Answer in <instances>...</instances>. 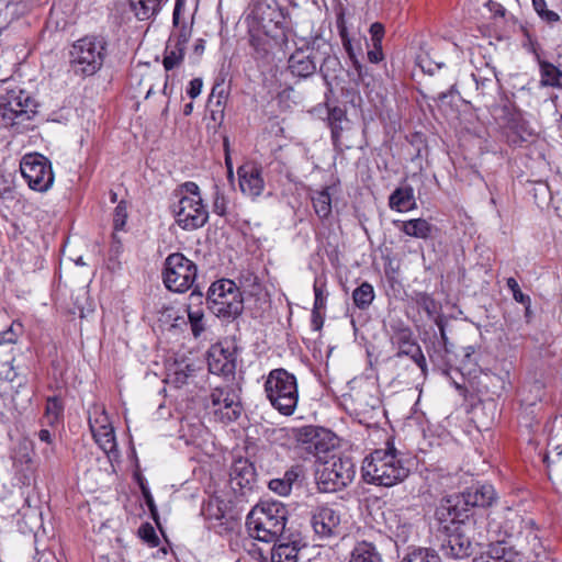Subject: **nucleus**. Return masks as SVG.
Segmentation results:
<instances>
[{
	"mask_svg": "<svg viewBox=\"0 0 562 562\" xmlns=\"http://www.w3.org/2000/svg\"><path fill=\"white\" fill-rule=\"evenodd\" d=\"M108 56V41L101 35H87L77 40L69 50L72 71L82 77L95 75Z\"/></svg>",
	"mask_w": 562,
	"mask_h": 562,
	"instance_id": "3",
	"label": "nucleus"
},
{
	"mask_svg": "<svg viewBox=\"0 0 562 562\" xmlns=\"http://www.w3.org/2000/svg\"><path fill=\"white\" fill-rule=\"evenodd\" d=\"M213 210L220 216H224L227 211V200L225 195L218 191L215 193Z\"/></svg>",
	"mask_w": 562,
	"mask_h": 562,
	"instance_id": "51",
	"label": "nucleus"
},
{
	"mask_svg": "<svg viewBox=\"0 0 562 562\" xmlns=\"http://www.w3.org/2000/svg\"><path fill=\"white\" fill-rule=\"evenodd\" d=\"M238 184L241 193L252 201L262 195L265 180L262 168L255 162H245L237 169Z\"/></svg>",
	"mask_w": 562,
	"mask_h": 562,
	"instance_id": "17",
	"label": "nucleus"
},
{
	"mask_svg": "<svg viewBox=\"0 0 562 562\" xmlns=\"http://www.w3.org/2000/svg\"><path fill=\"white\" fill-rule=\"evenodd\" d=\"M206 300L210 310L218 317L236 318L244 310L241 293L236 283L228 279L213 282Z\"/></svg>",
	"mask_w": 562,
	"mask_h": 562,
	"instance_id": "6",
	"label": "nucleus"
},
{
	"mask_svg": "<svg viewBox=\"0 0 562 562\" xmlns=\"http://www.w3.org/2000/svg\"><path fill=\"white\" fill-rule=\"evenodd\" d=\"M341 38H342V45H344V48L346 49V52L348 53L349 57L351 59H355V52H353V48H352V45H351V42L350 40L345 35V33L342 32L341 33Z\"/></svg>",
	"mask_w": 562,
	"mask_h": 562,
	"instance_id": "60",
	"label": "nucleus"
},
{
	"mask_svg": "<svg viewBox=\"0 0 562 562\" xmlns=\"http://www.w3.org/2000/svg\"><path fill=\"white\" fill-rule=\"evenodd\" d=\"M389 205L397 212H407L416 209L414 189L411 186L395 189L389 198Z\"/></svg>",
	"mask_w": 562,
	"mask_h": 562,
	"instance_id": "24",
	"label": "nucleus"
},
{
	"mask_svg": "<svg viewBox=\"0 0 562 562\" xmlns=\"http://www.w3.org/2000/svg\"><path fill=\"white\" fill-rule=\"evenodd\" d=\"M198 276L196 265L181 252L170 254L165 260L164 283L173 292H186L192 288Z\"/></svg>",
	"mask_w": 562,
	"mask_h": 562,
	"instance_id": "7",
	"label": "nucleus"
},
{
	"mask_svg": "<svg viewBox=\"0 0 562 562\" xmlns=\"http://www.w3.org/2000/svg\"><path fill=\"white\" fill-rule=\"evenodd\" d=\"M269 488L281 496H286L292 491L289 483H286L282 477L271 480L269 482Z\"/></svg>",
	"mask_w": 562,
	"mask_h": 562,
	"instance_id": "47",
	"label": "nucleus"
},
{
	"mask_svg": "<svg viewBox=\"0 0 562 562\" xmlns=\"http://www.w3.org/2000/svg\"><path fill=\"white\" fill-rule=\"evenodd\" d=\"M228 91L223 82H216L211 91L209 103L215 104L217 108H223L226 103Z\"/></svg>",
	"mask_w": 562,
	"mask_h": 562,
	"instance_id": "38",
	"label": "nucleus"
},
{
	"mask_svg": "<svg viewBox=\"0 0 562 562\" xmlns=\"http://www.w3.org/2000/svg\"><path fill=\"white\" fill-rule=\"evenodd\" d=\"M328 48H324L323 52L319 50V55H322L323 61L319 66V71L322 75L326 78L327 77V70L333 68L335 69L337 66H339V60L335 56H330L327 52Z\"/></svg>",
	"mask_w": 562,
	"mask_h": 562,
	"instance_id": "44",
	"label": "nucleus"
},
{
	"mask_svg": "<svg viewBox=\"0 0 562 562\" xmlns=\"http://www.w3.org/2000/svg\"><path fill=\"white\" fill-rule=\"evenodd\" d=\"M458 357L462 369L468 370L469 373H472L474 368L477 366L480 348L472 345L462 347Z\"/></svg>",
	"mask_w": 562,
	"mask_h": 562,
	"instance_id": "35",
	"label": "nucleus"
},
{
	"mask_svg": "<svg viewBox=\"0 0 562 562\" xmlns=\"http://www.w3.org/2000/svg\"><path fill=\"white\" fill-rule=\"evenodd\" d=\"M361 470L367 483L385 487L402 482L409 472L390 442L386 443V448L376 449L366 457Z\"/></svg>",
	"mask_w": 562,
	"mask_h": 562,
	"instance_id": "1",
	"label": "nucleus"
},
{
	"mask_svg": "<svg viewBox=\"0 0 562 562\" xmlns=\"http://www.w3.org/2000/svg\"><path fill=\"white\" fill-rule=\"evenodd\" d=\"M532 5L538 15H541L548 9L546 0H532Z\"/></svg>",
	"mask_w": 562,
	"mask_h": 562,
	"instance_id": "63",
	"label": "nucleus"
},
{
	"mask_svg": "<svg viewBox=\"0 0 562 562\" xmlns=\"http://www.w3.org/2000/svg\"><path fill=\"white\" fill-rule=\"evenodd\" d=\"M186 49L175 44H170L167 42L162 65L166 70H172L173 68L180 66L183 60Z\"/></svg>",
	"mask_w": 562,
	"mask_h": 562,
	"instance_id": "34",
	"label": "nucleus"
},
{
	"mask_svg": "<svg viewBox=\"0 0 562 562\" xmlns=\"http://www.w3.org/2000/svg\"><path fill=\"white\" fill-rule=\"evenodd\" d=\"M194 369L187 364L183 368L177 367V369L169 374V380L177 386L180 387L187 383Z\"/></svg>",
	"mask_w": 562,
	"mask_h": 562,
	"instance_id": "41",
	"label": "nucleus"
},
{
	"mask_svg": "<svg viewBox=\"0 0 562 562\" xmlns=\"http://www.w3.org/2000/svg\"><path fill=\"white\" fill-rule=\"evenodd\" d=\"M186 9V0H176L172 13L173 31L171 32L168 42L176 46L186 49L187 44L191 37V26L181 20V15Z\"/></svg>",
	"mask_w": 562,
	"mask_h": 562,
	"instance_id": "21",
	"label": "nucleus"
},
{
	"mask_svg": "<svg viewBox=\"0 0 562 562\" xmlns=\"http://www.w3.org/2000/svg\"><path fill=\"white\" fill-rule=\"evenodd\" d=\"M356 468L351 458L331 456L319 464L315 472L317 488L323 493H333L348 486L355 479Z\"/></svg>",
	"mask_w": 562,
	"mask_h": 562,
	"instance_id": "5",
	"label": "nucleus"
},
{
	"mask_svg": "<svg viewBox=\"0 0 562 562\" xmlns=\"http://www.w3.org/2000/svg\"><path fill=\"white\" fill-rule=\"evenodd\" d=\"M539 16L548 23H554L560 20V15L557 12L549 9H546L544 12Z\"/></svg>",
	"mask_w": 562,
	"mask_h": 562,
	"instance_id": "59",
	"label": "nucleus"
},
{
	"mask_svg": "<svg viewBox=\"0 0 562 562\" xmlns=\"http://www.w3.org/2000/svg\"><path fill=\"white\" fill-rule=\"evenodd\" d=\"M313 207L321 220H326L331 214V195L329 188L315 191L312 195Z\"/></svg>",
	"mask_w": 562,
	"mask_h": 562,
	"instance_id": "30",
	"label": "nucleus"
},
{
	"mask_svg": "<svg viewBox=\"0 0 562 562\" xmlns=\"http://www.w3.org/2000/svg\"><path fill=\"white\" fill-rule=\"evenodd\" d=\"M171 212L177 224L184 231H194L205 225L209 220V211L195 198H179L178 202L172 204Z\"/></svg>",
	"mask_w": 562,
	"mask_h": 562,
	"instance_id": "13",
	"label": "nucleus"
},
{
	"mask_svg": "<svg viewBox=\"0 0 562 562\" xmlns=\"http://www.w3.org/2000/svg\"><path fill=\"white\" fill-rule=\"evenodd\" d=\"M402 562H440V558L435 551L420 548L408 553Z\"/></svg>",
	"mask_w": 562,
	"mask_h": 562,
	"instance_id": "37",
	"label": "nucleus"
},
{
	"mask_svg": "<svg viewBox=\"0 0 562 562\" xmlns=\"http://www.w3.org/2000/svg\"><path fill=\"white\" fill-rule=\"evenodd\" d=\"M536 57L540 65V72H541V85L542 86H550V87H562V71L558 69L554 65L541 60L540 56L536 54Z\"/></svg>",
	"mask_w": 562,
	"mask_h": 562,
	"instance_id": "29",
	"label": "nucleus"
},
{
	"mask_svg": "<svg viewBox=\"0 0 562 562\" xmlns=\"http://www.w3.org/2000/svg\"><path fill=\"white\" fill-rule=\"evenodd\" d=\"M303 475V469L300 465L292 467L289 469L284 475L283 480L289 483V486L292 488V485Z\"/></svg>",
	"mask_w": 562,
	"mask_h": 562,
	"instance_id": "52",
	"label": "nucleus"
},
{
	"mask_svg": "<svg viewBox=\"0 0 562 562\" xmlns=\"http://www.w3.org/2000/svg\"><path fill=\"white\" fill-rule=\"evenodd\" d=\"M209 370L213 374L229 375L236 368L234 353L221 346H213L207 357Z\"/></svg>",
	"mask_w": 562,
	"mask_h": 562,
	"instance_id": "20",
	"label": "nucleus"
},
{
	"mask_svg": "<svg viewBox=\"0 0 562 562\" xmlns=\"http://www.w3.org/2000/svg\"><path fill=\"white\" fill-rule=\"evenodd\" d=\"M418 306H420L429 316L436 313V302L435 300L427 293H419L416 300Z\"/></svg>",
	"mask_w": 562,
	"mask_h": 562,
	"instance_id": "46",
	"label": "nucleus"
},
{
	"mask_svg": "<svg viewBox=\"0 0 562 562\" xmlns=\"http://www.w3.org/2000/svg\"><path fill=\"white\" fill-rule=\"evenodd\" d=\"M167 0H130V7L137 20L147 21L155 18Z\"/></svg>",
	"mask_w": 562,
	"mask_h": 562,
	"instance_id": "25",
	"label": "nucleus"
},
{
	"mask_svg": "<svg viewBox=\"0 0 562 562\" xmlns=\"http://www.w3.org/2000/svg\"><path fill=\"white\" fill-rule=\"evenodd\" d=\"M446 537L441 543V551L446 557L463 559L472 553V542L467 536L465 526H456Z\"/></svg>",
	"mask_w": 562,
	"mask_h": 562,
	"instance_id": "18",
	"label": "nucleus"
},
{
	"mask_svg": "<svg viewBox=\"0 0 562 562\" xmlns=\"http://www.w3.org/2000/svg\"><path fill=\"white\" fill-rule=\"evenodd\" d=\"M341 123L342 122H336V121L330 122L331 138L335 144L339 140L341 132H342Z\"/></svg>",
	"mask_w": 562,
	"mask_h": 562,
	"instance_id": "57",
	"label": "nucleus"
},
{
	"mask_svg": "<svg viewBox=\"0 0 562 562\" xmlns=\"http://www.w3.org/2000/svg\"><path fill=\"white\" fill-rule=\"evenodd\" d=\"M250 14L260 24L272 22L277 16V2L274 0H256L251 5Z\"/></svg>",
	"mask_w": 562,
	"mask_h": 562,
	"instance_id": "26",
	"label": "nucleus"
},
{
	"mask_svg": "<svg viewBox=\"0 0 562 562\" xmlns=\"http://www.w3.org/2000/svg\"><path fill=\"white\" fill-rule=\"evenodd\" d=\"M0 110L4 125L12 126L31 120L36 113V102L23 90L11 91L0 103Z\"/></svg>",
	"mask_w": 562,
	"mask_h": 562,
	"instance_id": "9",
	"label": "nucleus"
},
{
	"mask_svg": "<svg viewBox=\"0 0 562 562\" xmlns=\"http://www.w3.org/2000/svg\"><path fill=\"white\" fill-rule=\"evenodd\" d=\"M368 58L371 63H380L384 58L382 44H372V48L368 52Z\"/></svg>",
	"mask_w": 562,
	"mask_h": 562,
	"instance_id": "54",
	"label": "nucleus"
},
{
	"mask_svg": "<svg viewBox=\"0 0 562 562\" xmlns=\"http://www.w3.org/2000/svg\"><path fill=\"white\" fill-rule=\"evenodd\" d=\"M472 78L476 85V90H481V93H484L485 88L488 85H492V80L488 78H480L477 75L472 74Z\"/></svg>",
	"mask_w": 562,
	"mask_h": 562,
	"instance_id": "58",
	"label": "nucleus"
},
{
	"mask_svg": "<svg viewBox=\"0 0 562 562\" xmlns=\"http://www.w3.org/2000/svg\"><path fill=\"white\" fill-rule=\"evenodd\" d=\"M202 87H203V81L201 78H194L190 81L189 83V88L187 90V93L189 94V97L191 99H194L196 98L201 91H202Z\"/></svg>",
	"mask_w": 562,
	"mask_h": 562,
	"instance_id": "53",
	"label": "nucleus"
},
{
	"mask_svg": "<svg viewBox=\"0 0 562 562\" xmlns=\"http://www.w3.org/2000/svg\"><path fill=\"white\" fill-rule=\"evenodd\" d=\"M206 407L212 411L215 418L223 423H231L239 418L241 404L238 394L228 385L215 387L209 396Z\"/></svg>",
	"mask_w": 562,
	"mask_h": 562,
	"instance_id": "11",
	"label": "nucleus"
},
{
	"mask_svg": "<svg viewBox=\"0 0 562 562\" xmlns=\"http://www.w3.org/2000/svg\"><path fill=\"white\" fill-rule=\"evenodd\" d=\"M144 496H145V501H146V504H147L150 513L153 514V516H155L157 508H156L155 502L153 499V496L150 495V493L148 491H144Z\"/></svg>",
	"mask_w": 562,
	"mask_h": 562,
	"instance_id": "61",
	"label": "nucleus"
},
{
	"mask_svg": "<svg viewBox=\"0 0 562 562\" xmlns=\"http://www.w3.org/2000/svg\"><path fill=\"white\" fill-rule=\"evenodd\" d=\"M355 305L360 310L368 308L374 300V290L369 282L361 283L352 293Z\"/></svg>",
	"mask_w": 562,
	"mask_h": 562,
	"instance_id": "32",
	"label": "nucleus"
},
{
	"mask_svg": "<svg viewBox=\"0 0 562 562\" xmlns=\"http://www.w3.org/2000/svg\"><path fill=\"white\" fill-rule=\"evenodd\" d=\"M233 472L235 474H248V475L252 476V469H251V467L247 463V461H244V460H239L234 465Z\"/></svg>",
	"mask_w": 562,
	"mask_h": 562,
	"instance_id": "55",
	"label": "nucleus"
},
{
	"mask_svg": "<svg viewBox=\"0 0 562 562\" xmlns=\"http://www.w3.org/2000/svg\"><path fill=\"white\" fill-rule=\"evenodd\" d=\"M506 284H507L508 289L512 291L514 300L516 302L525 305L526 310L528 311L530 307L531 300H530L529 295L521 292L516 279L508 278L506 281Z\"/></svg>",
	"mask_w": 562,
	"mask_h": 562,
	"instance_id": "40",
	"label": "nucleus"
},
{
	"mask_svg": "<svg viewBox=\"0 0 562 562\" xmlns=\"http://www.w3.org/2000/svg\"><path fill=\"white\" fill-rule=\"evenodd\" d=\"M22 333V324L12 322L11 325L0 331V346L4 344H15Z\"/></svg>",
	"mask_w": 562,
	"mask_h": 562,
	"instance_id": "39",
	"label": "nucleus"
},
{
	"mask_svg": "<svg viewBox=\"0 0 562 562\" xmlns=\"http://www.w3.org/2000/svg\"><path fill=\"white\" fill-rule=\"evenodd\" d=\"M393 224L405 235L419 239L429 238L434 232V226L425 218L394 221Z\"/></svg>",
	"mask_w": 562,
	"mask_h": 562,
	"instance_id": "23",
	"label": "nucleus"
},
{
	"mask_svg": "<svg viewBox=\"0 0 562 562\" xmlns=\"http://www.w3.org/2000/svg\"><path fill=\"white\" fill-rule=\"evenodd\" d=\"M64 405L57 396L48 397L45 407L44 418L49 426L59 424L63 419Z\"/></svg>",
	"mask_w": 562,
	"mask_h": 562,
	"instance_id": "33",
	"label": "nucleus"
},
{
	"mask_svg": "<svg viewBox=\"0 0 562 562\" xmlns=\"http://www.w3.org/2000/svg\"><path fill=\"white\" fill-rule=\"evenodd\" d=\"M127 220V209L124 201H121L115 210L113 216V225L115 231H122L126 224Z\"/></svg>",
	"mask_w": 562,
	"mask_h": 562,
	"instance_id": "43",
	"label": "nucleus"
},
{
	"mask_svg": "<svg viewBox=\"0 0 562 562\" xmlns=\"http://www.w3.org/2000/svg\"><path fill=\"white\" fill-rule=\"evenodd\" d=\"M92 436L98 446L106 453H113L116 451V440L114 429L112 426L104 427L98 426L97 430H92Z\"/></svg>",
	"mask_w": 562,
	"mask_h": 562,
	"instance_id": "28",
	"label": "nucleus"
},
{
	"mask_svg": "<svg viewBox=\"0 0 562 562\" xmlns=\"http://www.w3.org/2000/svg\"><path fill=\"white\" fill-rule=\"evenodd\" d=\"M324 288L325 283L322 282L319 278H316L313 285L315 295L313 310L321 311L325 308L327 295L324 292Z\"/></svg>",
	"mask_w": 562,
	"mask_h": 562,
	"instance_id": "42",
	"label": "nucleus"
},
{
	"mask_svg": "<svg viewBox=\"0 0 562 562\" xmlns=\"http://www.w3.org/2000/svg\"><path fill=\"white\" fill-rule=\"evenodd\" d=\"M188 318L194 337H199L205 329L204 313L200 307H188Z\"/></svg>",
	"mask_w": 562,
	"mask_h": 562,
	"instance_id": "36",
	"label": "nucleus"
},
{
	"mask_svg": "<svg viewBox=\"0 0 562 562\" xmlns=\"http://www.w3.org/2000/svg\"><path fill=\"white\" fill-rule=\"evenodd\" d=\"M181 196L180 198H195L199 201H203L200 192V188L194 182H186L181 186Z\"/></svg>",
	"mask_w": 562,
	"mask_h": 562,
	"instance_id": "48",
	"label": "nucleus"
},
{
	"mask_svg": "<svg viewBox=\"0 0 562 562\" xmlns=\"http://www.w3.org/2000/svg\"><path fill=\"white\" fill-rule=\"evenodd\" d=\"M475 562H521V557L512 547L498 541L492 543L480 561Z\"/></svg>",
	"mask_w": 562,
	"mask_h": 562,
	"instance_id": "22",
	"label": "nucleus"
},
{
	"mask_svg": "<svg viewBox=\"0 0 562 562\" xmlns=\"http://www.w3.org/2000/svg\"><path fill=\"white\" fill-rule=\"evenodd\" d=\"M138 533L150 547H156L159 542L154 527L149 524L143 525L138 530Z\"/></svg>",
	"mask_w": 562,
	"mask_h": 562,
	"instance_id": "45",
	"label": "nucleus"
},
{
	"mask_svg": "<svg viewBox=\"0 0 562 562\" xmlns=\"http://www.w3.org/2000/svg\"><path fill=\"white\" fill-rule=\"evenodd\" d=\"M345 119V114L341 110L335 109L329 114V121L342 122Z\"/></svg>",
	"mask_w": 562,
	"mask_h": 562,
	"instance_id": "64",
	"label": "nucleus"
},
{
	"mask_svg": "<svg viewBox=\"0 0 562 562\" xmlns=\"http://www.w3.org/2000/svg\"><path fill=\"white\" fill-rule=\"evenodd\" d=\"M288 510L280 502H262L246 518L249 536L263 542H273L285 530Z\"/></svg>",
	"mask_w": 562,
	"mask_h": 562,
	"instance_id": "2",
	"label": "nucleus"
},
{
	"mask_svg": "<svg viewBox=\"0 0 562 562\" xmlns=\"http://www.w3.org/2000/svg\"><path fill=\"white\" fill-rule=\"evenodd\" d=\"M391 344L397 350L396 357H409L422 370L424 374L427 371L426 358L420 346L413 337L411 328L406 326H392Z\"/></svg>",
	"mask_w": 562,
	"mask_h": 562,
	"instance_id": "14",
	"label": "nucleus"
},
{
	"mask_svg": "<svg viewBox=\"0 0 562 562\" xmlns=\"http://www.w3.org/2000/svg\"><path fill=\"white\" fill-rule=\"evenodd\" d=\"M89 426L92 431V430H97L98 426L109 427L112 425L110 424V420H109V417L106 416V414L104 412H100V413H95L94 417H91V416L89 417Z\"/></svg>",
	"mask_w": 562,
	"mask_h": 562,
	"instance_id": "50",
	"label": "nucleus"
},
{
	"mask_svg": "<svg viewBox=\"0 0 562 562\" xmlns=\"http://www.w3.org/2000/svg\"><path fill=\"white\" fill-rule=\"evenodd\" d=\"M456 497L460 499V505L468 509V507H486L492 505L496 494L492 485L483 484L472 486Z\"/></svg>",
	"mask_w": 562,
	"mask_h": 562,
	"instance_id": "19",
	"label": "nucleus"
},
{
	"mask_svg": "<svg viewBox=\"0 0 562 562\" xmlns=\"http://www.w3.org/2000/svg\"><path fill=\"white\" fill-rule=\"evenodd\" d=\"M299 548L295 542L274 544L271 551V562H297Z\"/></svg>",
	"mask_w": 562,
	"mask_h": 562,
	"instance_id": "31",
	"label": "nucleus"
},
{
	"mask_svg": "<svg viewBox=\"0 0 562 562\" xmlns=\"http://www.w3.org/2000/svg\"><path fill=\"white\" fill-rule=\"evenodd\" d=\"M322 48H328L325 41L315 38L312 43H306L297 47L288 59V69L297 78H308L317 70L318 53Z\"/></svg>",
	"mask_w": 562,
	"mask_h": 562,
	"instance_id": "12",
	"label": "nucleus"
},
{
	"mask_svg": "<svg viewBox=\"0 0 562 562\" xmlns=\"http://www.w3.org/2000/svg\"><path fill=\"white\" fill-rule=\"evenodd\" d=\"M311 524L315 533L321 538L335 537L341 531V515L337 509L322 505L313 510Z\"/></svg>",
	"mask_w": 562,
	"mask_h": 562,
	"instance_id": "16",
	"label": "nucleus"
},
{
	"mask_svg": "<svg viewBox=\"0 0 562 562\" xmlns=\"http://www.w3.org/2000/svg\"><path fill=\"white\" fill-rule=\"evenodd\" d=\"M324 317L321 314V311L313 310L312 311V325L315 330H319L323 327Z\"/></svg>",
	"mask_w": 562,
	"mask_h": 562,
	"instance_id": "56",
	"label": "nucleus"
},
{
	"mask_svg": "<svg viewBox=\"0 0 562 562\" xmlns=\"http://www.w3.org/2000/svg\"><path fill=\"white\" fill-rule=\"evenodd\" d=\"M38 438L41 441L46 442L48 445L53 443V437L48 429H41L38 432Z\"/></svg>",
	"mask_w": 562,
	"mask_h": 562,
	"instance_id": "62",
	"label": "nucleus"
},
{
	"mask_svg": "<svg viewBox=\"0 0 562 562\" xmlns=\"http://www.w3.org/2000/svg\"><path fill=\"white\" fill-rule=\"evenodd\" d=\"M265 393L274 409L284 416H291L299 402L297 381L285 369H273L265 382Z\"/></svg>",
	"mask_w": 562,
	"mask_h": 562,
	"instance_id": "4",
	"label": "nucleus"
},
{
	"mask_svg": "<svg viewBox=\"0 0 562 562\" xmlns=\"http://www.w3.org/2000/svg\"><path fill=\"white\" fill-rule=\"evenodd\" d=\"M467 508L460 505V499L450 496L443 499L435 512L439 531L445 535L452 531L456 526H465L463 520L468 517Z\"/></svg>",
	"mask_w": 562,
	"mask_h": 562,
	"instance_id": "15",
	"label": "nucleus"
},
{
	"mask_svg": "<svg viewBox=\"0 0 562 562\" xmlns=\"http://www.w3.org/2000/svg\"><path fill=\"white\" fill-rule=\"evenodd\" d=\"M370 35H371V43L372 44H382V40L384 37V25L380 22H374L370 26Z\"/></svg>",
	"mask_w": 562,
	"mask_h": 562,
	"instance_id": "49",
	"label": "nucleus"
},
{
	"mask_svg": "<svg viewBox=\"0 0 562 562\" xmlns=\"http://www.w3.org/2000/svg\"><path fill=\"white\" fill-rule=\"evenodd\" d=\"M292 438L294 440V449L305 452L306 456H314L321 460V454L328 451L333 446L330 432L324 428L316 426H302L292 429Z\"/></svg>",
	"mask_w": 562,
	"mask_h": 562,
	"instance_id": "10",
	"label": "nucleus"
},
{
	"mask_svg": "<svg viewBox=\"0 0 562 562\" xmlns=\"http://www.w3.org/2000/svg\"><path fill=\"white\" fill-rule=\"evenodd\" d=\"M349 562H383V560L373 543L362 541L353 548Z\"/></svg>",
	"mask_w": 562,
	"mask_h": 562,
	"instance_id": "27",
	"label": "nucleus"
},
{
	"mask_svg": "<svg viewBox=\"0 0 562 562\" xmlns=\"http://www.w3.org/2000/svg\"><path fill=\"white\" fill-rule=\"evenodd\" d=\"M20 170L34 191L46 192L54 183L52 162L40 153L25 154L20 161Z\"/></svg>",
	"mask_w": 562,
	"mask_h": 562,
	"instance_id": "8",
	"label": "nucleus"
}]
</instances>
